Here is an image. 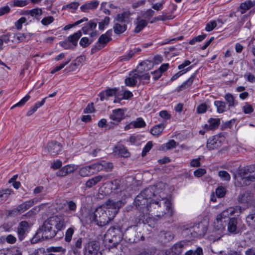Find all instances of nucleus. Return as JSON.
Here are the masks:
<instances>
[{
	"label": "nucleus",
	"instance_id": "nucleus-1",
	"mask_svg": "<svg viewBox=\"0 0 255 255\" xmlns=\"http://www.w3.org/2000/svg\"><path fill=\"white\" fill-rule=\"evenodd\" d=\"M122 200L115 201L108 200L101 206L98 207L93 214L94 220L99 226H104L113 220L119 209L124 205Z\"/></svg>",
	"mask_w": 255,
	"mask_h": 255
},
{
	"label": "nucleus",
	"instance_id": "nucleus-2",
	"mask_svg": "<svg viewBox=\"0 0 255 255\" xmlns=\"http://www.w3.org/2000/svg\"><path fill=\"white\" fill-rule=\"evenodd\" d=\"M155 186H149L138 195L134 200L136 208L142 214L148 213L150 202L156 197Z\"/></svg>",
	"mask_w": 255,
	"mask_h": 255
},
{
	"label": "nucleus",
	"instance_id": "nucleus-3",
	"mask_svg": "<svg viewBox=\"0 0 255 255\" xmlns=\"http://www.w3.org/2000/svg\"><path fill=\"white\" fill-rule=\"evenodd\" d=\"M153 202H150L149 211L148 213L143 214V215L139 219V221L143 220L145 216H154L158 217L163 216L170 208V202L166 198H157L156 199H153Z\"/></svg>",
	"mask_w": 255,
	"mask_h": 255
},
{
	"label": "nucleus",
	"instance_id": "nucleus-4",
	"mask_svg": "<svg viewBox=\"0 0 255 255\" xmlns=\"http://www.w3.org/2000/svg\"><path fill=\"white\" fill-rule=\"evenodd\" d=\"M236 184L239 187L250 185L255 180V167H244L239 168L237 173L234 174Z\"/></svg>",
	"mask_w": 255,
	"mask_h": 255
},
{
	"label": "nucleus",
	"instance_id": "nucleus-5",
	"mask_svg": "<svg viewBox=\"0 0 255 255\" xmlns=\"http://www.w3.org/2000/svg\"><path fill=\"white\" fill-rule=\"evenodd\" d=\"M57 232V231L55 230L54 226L51 223L49 218L44 222L43 225L36 233V235L38 237H41L42 239H50L54 237Z\"/></svg>",
	"mask_w": 255,
	"mask_h": 255
},
{
	"label": "nucleus",
	"instance_id": "nucleus-6",
	"mask_svg": "<svg viewBox=\"0 0 255 255\" xmlns=\"http://www.w3.org/2000/svg\"><path fill=\"white\" fill-rule=\"evenodd\" d=\"M112 29L108 30L106 33L101 35L99 38L98 42L92 47L91 52L94 53L103 48L112 40Z\"/></svg>",
	"mask_w": 255,
	"mask_h": 255
},
{
	"label": "nucleus",
	"instance_id": "nucleus-7",
	"mask_svg": "<svg viewBox=\"0 0 255 255\" xmlns=\"http://www.w3.org/2000/svg\"><path fill=\"white\" fill-rule=\"evenodd\" d=\"M140 233H137L136 231V226L129 227L126 233L125 237L130 243H136L140 240H144V237L139 236Z\"/></svg>",
	"mask_w": 255,
	"mask_h": 255
},
{
	"label": "nucleus",
	"instance_id": "nucleus-8",
	"mask_svg": "<svg viewBox=\"0 0 255 255\" xmlns=\"http://www.w3.org/2000/svg\"><path fill=\"white\" fill-rule=\"evenodd\" d=\"M99 250V242L91 241L85 246L84 255H97Z\"/></svg>",
	"mask_w": 255,
	"mask_h": 255
},
{
	"label": "nucleus",
	"instance_id": "nucleus-9",
	"mask_svg": "<svg viewBox=\"0 0 255 255\" xmlns=\"http://www.w3.org/2000/svg\"><path fill=\"white\" fill-rule=\"evenodd\" d=\"M50 219L57 231H60L65 227L66 222L64 217L55 216L50 217Z\"/></svg>",
	"mask_w": 255,
	"mask_h": 255
},
{
	"label": "nucleus",
	"instance_id": "nucleus-10",
	"mask_svg": "<svg viewBox=\"0 0 255 255\" xmlns=\"http://www.w3.org/2000/svg\"><path fill=\"white\" fill-rule=\"evenodd\" d=\"M47 150L53 156L58 154L62 150V145L57 141H52L47 145Z\"/></svg>",
	"mask_w": 255,
	"mask_h": 255
},
{
	"label": "nucleus",
	"instance_id": "nucleus-11",
	"mask_svg": "<svg viewBox=\"0 0 255 255\" xmlns=\"http://www.w3.org/2000/svg\"><path fill=\"white\" fill-rule=\"evenodd\" d=\"M83 239L81 237H76L73 239L71 245V250L74 255H81L80 250L82 248Z\"/></svg>",
	"mask_w": 255,
	"mask_h": 255
},
{
	"label": "nucleus",
	"instance_id": "nucleus-12",
	"mask_svg": "<svg viewBox=\"0 0 255 255\" xmlns=\"http://www.w3.org/2000/svg\"><path fill=\"white\" fill-rule=\"evenodd\" d=\"M125 117V111L123 109H118L113 111L110 119L118 125Z\"/></svg>",
	"mask_w": 255,
	"mask_h": 255
},
{
	"label": "nucleus",
	"instance_id": "nucleus-13",
	"mask_svg": "<svg viewBox=\"0 0 255 255\" xmlns=\"http://www.w3.org/2000/svg\"><path fill=\"white\" fill-rule=\"evenodd\" d=\"M108 178L107 176L101 175H97L87 180L85 183V187L87 188H91L94 186L97 185L103 179L106 180Z\"/></svg>",
	"mask_w": 255,
	"mask_h": 255
},
{
	"label": "nucleus",
	"instance_id": "nucleus-14",
	"mask_svg": "<svg viewBox=\"0 0 255 255\" xmlns=\"http://www.w3.org/2000/svg\"><path fill=\"white\" fill-rule=\"evenodd\" d=\"M188 241H182L175 244L171 249V252L173 253L172 255H178L183 250V249L188 245Z\"/></svg>",
	"mask_w": 255,
	"mask_h": 255
},
{
	"label": "nucleus",
	"instance_id": "nucleus-15",
	"mask_svg": "<svg viewBox=\"0 0 255 255\" xmlns=\"http://www.w3.org/2000/svg\"><path fill=\"white\" fill-rule=\"evenodd\" d=\"M222 142L217 137L213 136L207 141L206 146L209 150H213L220 147Z\"/></svg>",
	"mask_w": 255,
	"mask_h": 255
},
{
	"label": "nucleus",
	"instance_id": "nucleus-16",
	"mask_svg": "<svg viewBox=\"0 0 255 255\" xmlns=\"http://www.w3.org/2000/svg\"><path fill=\"white\" fill-rule=\"evenodd\" d=\"M252 7H255V0H247L240 4L238 10L241 14H244ZM253 10V12L255 11V9Z\"/></svg>",
	"mask_w": 255,
	"mask_h": 255
},
{
	"label": "nucleus",
	"instance_id": "nucleus-17",
	"mask_svg": "<svg viewBox=\"0 0 255 255\" xmlns=\"http://www.w3.org/2000/svg\"><path fill=\"white\" fill-rule=\"evenodd\" d=\"M226 225L227 220H224L217 216L216 219L214 222V228L216 230L219 231L220 233H223L225 231Z\"/></svg>",
	"mask_w": 255,
	"mask_h": 255
},
{
	"label": "nucleus",
	"instance_id": "nucleus-18",
	"mask_svg": "<svg viewBox=\"0 0 255 255\" xmlns=\"http://www.w3.org/2000/svg\"><path fill=\"white\" fill-rule=\"evenodd\" d=\"M138 73L132 72L129 74V77L126 79L125 84L127 86L133 87L136 85L138 80Z\"/></svg>",
	"mask_w": 255,
	"mask_h": 255
},
{
	"label": "nucleus",
	"instance_id": "nucleus-19",
	"mask_svg": "<svg viewBox=\"0 0 255 255\" xmlns=\"http://www.w3.org/2000/svg\"><path fill=\"white\" fill-rule=\"evenodd\" d=\"M220 125V119L210 118L208 121V124L205 125L204 128L208 130H214L217 128Z\"/></svg>",
	"mask_w": 255,
	"mask_h": 255
},
{
	"label": "nucleus",
	"instance_id": "nucleus-20",
	"mask_svg": "<svg viewBox=\"0 0 255 255\" xmlns=\"http://www.w3.org/2000/svg\"><path fill=\"white\" fill-rule=\"evenodd\" d=\"M28 226V224L26 221H21L17 228V234L18 239L20 241H22L25 237V231L27 227Z\"/></svg>",
	"mask_w": 255,
	"mask_h": 255
},
{
	"label": "nucleus",
	"instance_id": "nucleus-21",
	"mask_svg": "<svg viewBox=\"0 0 255 255\" xmlns=\"http://www.w3.org/2000/svg\"><path fill=\"white\" fill-rule=\"evenodd\" d=\"M116 94V89H108L101 92L99 94V97L101 101H104L107 100L109 97L115 96Z\"/></svg>",
	"mask_w": 255,
	"mask_h": 255
},
{
	"label": "nucleus",
	"instance_id": "nucleus-22",
	"mask_svg": "<svg viewBox=\"0 0 255 255\" xmlns=\"http://www.w3.org/2000/svg\"><path fill=\"white\" fill-rule=\"evenodd\" d=\"M196 236H201L204 235L207 231L206 227L202 223L194 225L192 228Z\"/></svg>",
	"mask_w": 255,
	"mask_h": 255
},
{
	"label": "nucleus",
	"instance_id": "nucleus-23",
	"mask_svg": "<svg viewBox=\"0 0 255 255\" xmlns=\"http://www.w3.org/2000/svg\"><path fill=\"white\" fill-rule=\"evenodd\" d=\"M99 4V1L97 0L91 1L86 3L81 6V9L83 12H87L89 9H96Z\"/></svg>",
	"mask_w": 255,
	"mask_h": 255
},
{
	"label": "nucleus",
	"instance_id": "nucleus-24",
	"mask_svg": "<svg viewBox=\"0 0 255 255\" xmlns=\"http://www.w3.org/2000/svg\"><path fill=\"white\" fill-rule=\"evenodd\" d=\"M81 36L82 32L80 30H79L73 34L69 36L67 39L68 41L72 44L73 47L75 48L77 46L78 41Z\"/></svg>",
	"mask_w": 255,
	"mask_h": 255
},
{
	"label": "nucleus",
	"instance_id": "nucleus-25",
	"mask_svg": "<svg viewBox=\"0 0 255 255\" xmlns=\"http://www.w3.org/2000/svg\"><path fill=\"white\" fill-rule=\"evenodd\" d=\"M237 224L238 220L237 218H233L230 219L228 223V231L230 233L236 234Z\"/></svg>",
	"mask_w": 255,
	"mask_h": 255
},
{
	"label": "nucleus",
	"instance_id": "nucleus-26",
	"mask_svg": "<svg viewBox=\"0 0 255 255\" xmlns=\"http://www.w3.org/2000/svg\"><path fill=\"white\" fill-rule=\"evenodd\" d=\"M153 67V63L150 61H146L141 62L138 65V72L142 73V71H147Z\"/></svg>",
	"mask_w": 255,
	"mask_h": 255
},
{
	"label": "nucleus",
	"instance_id": "nucleus-27",
	"mask_svg": "<svg viewBox=\"0 0 255 255\" xmlns=\"http://www.w3.org/2000/svg\"><path fill=\"white\" fill-rule=\"evenodd\" d=\"M252 195L251 193L245 192L238 196V201L241 203H248L251 201Z\"/></svg>",
	"mask_w": 255,
	"mask_h": 255
},
{
	"label": "nucleus",
	"instance_id": "nucleus-28",
	"mask_svg": "<svg viewBox=\"0 0 255 255\" xmlns=\"http://www.w3.org/2000/svg\"><path fill=\"white\" fill-rule=\"evenodd\" d=\"M127 28L125 23H115L113 29L115 33L120 34L124 32Z\"/></svg>",
	"mask_w": 255,
	"mask_h": 255
},
{
	"label": "nucleus",
	"instance_id": "nucleus-29",
	"mask_svg": "<svg viewBox=\"0 0 255 255\" xmlns=\"http://www.w3.org/2000/svg\"><path fill=\"white\" fill-rule=\"evenodd\" d=\"M65 205L66 206L65 212L67 214H71L75 212L77 208L76 203L73 201H67Z\"/></svg>",
	"mask_w": 255,
	"mask_h": 255
},
{
	"label": "nucleus",
	"instance_id": "nucleus-30",
	"mask_svg": "<svg viewBox=\"0 0 255 255\" xmlns=\"http://www.w3.org/2000/svg\"><path fill=\"white\" fill-rule=\"evenodd\" d=\"M95 174L89 166H86L81 168L79 170V175L82 177H87Z\"/></svg>",
	"mask_w": 255,
	"mask_h": 255
},
{
	"label": "nucleus",
	"instance_id": "nucleus-31",
	"mask_svg": "<svg viewBox=\"0 0 255 255\" xmlns=\"http://www.w3.org/2000/svg\"><path fill=\"white\" fill-rule=\"evenodd\" d=\"M75 230V228L74 226H71L67 229L64 238V240L66 242L68 243L71 242Z\"/></svg>",
	"mask_w": 255,
	"mask_h": 255
},
{
	"label": "nucleus",
	"instance_id": "nucleus-32",
	"mask_svg": "<svg viewBox=\"0 0 255 255\" xmlns=\"http://www.w3.org/2000/svg\"><path fill=\"white\" fill-rule=\"evenodd\" d=\"M214 105L217 108V112L222 113L227 111V107L224 102L221 101H216L214 102Z\"/></svg>",
	"mask_w": 255,
	"mask_h": 255
},
{
	"label": "nucleus",
	"instance_id": "nucleus-33",
	"mask_svg": "<svg viewBox=\"0 0 255 255\" xmlns=\"http://www.w3.org/2000/svg\"><path fill=\"white\" fill-rule=\"evenodd\" d=\"M195 78V75L191 76L186 81L179 87L177 91L179 92L190 87L192 84Z\"/></svg>",
	"mask_w": 255,
	"mask_h": 255
},
{
	"label": "nucleus",
	"instance_id": "nucleus-34",
	"mask_svg": "<svg viewBox=\"0 0 255 255\" xmlns=\"http://www.w3.org/2000/svg\"><path fill=\"white\" fill-rule=\"evenodd\" d=\"M165 128V126L163 124H160L158 125H156L154 127H153L150 130V132L152 134L154 135H158L159 134H160L163 129Z\"/></svg>",
	"mask_w": 255,
	"mask_h": 255
},
{
	"label": "nucleus",
	"instance_id": "nucleus-35",
	"mask_svg": "<svg viewBox=\"0 0 255 255\" xmlns=\"http://www.w3.org/2000/svg\"><path fill=\"white\" fill-rule=\"evenodd\" d=\"M233 209L229 208L228 209L223 211L221 214L218 215L217 216L222 218L224 220H228V218L233 215Z\"/></svg>",
	"mask_w": 255,
	"mask_h": 255
},
{
	"label": "nucleus",
	"instance_id": "nucleus-36",
	"mask_svg": "<svg viewBox=\"0 0 255 255\" xmlns=\"http://www.w3.org/2000/svg\"><path fill=\"white\" fill-rule=\"evenodd\" d=\"M160 236L161 238H163L165 242L171 241L174 238V236L173 233L169 231H163L161 232Z\"/></svg>",
	"mask_w": 255,
	"mask_h": 255
},
{
	"label": "nucleus",
	"instance_id": "nucleus-37",
	"mask_svg": "<svg viewBox=\"0 0 255 255\" xmlns=\"http://www.w3.org/2000/svg\"><path fill=\"white\" fill-rule=\"evenodd\" d=\"M147 22L145 20H140L137 23V25L134 29V32L135 33L139 32L144 27L147 25Z\"/></svg>",
	"mask_w": 255,
	"mask_h": 255
},
{
	"label": "nucleus",
	"instance_id": "nucleus-38",
	"mask_svg": "<svg viewBox=\"0 0 255 255\" xmlns=\"http://www.w3.org/2000/svg\"><path fill=\"white\" fill-rule=\"evenodd\" d=\"M97 23L96 22L90 21L86 26L83 27L82 30L84 34H87L89 31L95 29Z\"/></svg>",
	"mask_w": 255,
	"mask_h": 255
},
{
	"label": "nucleus",
	"instance_id": "nucleus-39",
	"mask_svg": "<svg viewBox=\"0 0 255 255\" xmlns=\"http://www.w3.org/2000/svg\"><path fill=\"white\" fill-rule=\"evenodd\" d=\"M26 210L25 209V207L23 204H21L18 205L16 208L12 210L10 212V214L16 215L18 214H21Z\"/></svg>",
	"mask_w": 255,
	"mask_h": 255
},
{
	"label": "nucleus",
	"instance_id": "nucleus-40",
	"mask_svg": "<svg viewBox=\"0 0 255 255\" xmlns=\"http://www.w3.org/2000/svg\"><path fill=\"white\" fill-rule=\"evenodd\" d=\"M11 190L6 189L5 190L0 191V203L5 201L10 194Z\"/></svg>",
	"mask_w": 255,
	"mask_h": 255
},
{
	"label": "nucleus",
	"instance_id": "nucleus-41",
	"mask_svg": "<svg viewBox=\"0 0 255 255\" xmlns=\"http://www.w3.org/2000/svg\"><path fill=\"white\" fill-rule=\"evenodd\" d=\"M225 99L228 104L229 108L234 106L235 99L231 94L228 93L226 94Z\"/></svg>",
	"mask_w": 255,
	"mask_h": 255
},
{
	"label": "nucleus",
	"instance_id": "nucleus-42",
	"mask_svg": "<svg viewBox=\"0 0 255 255\" xmlns=\"http://www.w3.org/2000/svg\"><path fill=\"white\" fill-rule=\"evenodd\" d=\"M133 128H140L145 126L146 124L143 119L141 118L136 119L135 121H132Z\"/></svg>",
	"mask_w": 255,
	"mask_h": 255
},
{
	"label": "nucleus",
	"instance_id": "nucleus-43",
	"mask_svg": "<svg viewBox=\"0 0 255 255\" xmlns=\"http://www.w3.org/2000/svg\"><path fill=\"white\" fill-rule=\"evenodd\" d=\"M207 35L206 34H203L201 35H198L197 36L194 37L190 41L189 43L190 45H194L197 42H200L204 39L206 37Z\"/></svg>",
	"mask_w": 255,
	"mask_h": 255
},
{
	"label": "nucleus",
	"instance_id": "nucleus-44",
	"mask_svg": "<svg viewBox=\"0 0 255 255\" xmlns=\"http://www.w3.org/2000/svg\"><path fill=\"white\" fill-rule=\"evenodd\" d=\"M208 108V105L206 104H201L197 107V113L199 114L205 113L207 111Z\"/></svg>",
	"mask_w": 255,
	"mask_h": 255
},
{
	"label": "nucleus",
	"instance_id": "nucleus-45",
	"mask_svg": "<svg viewBox=\"0 0 255 255\" xmlns=\"http://www.w3.org/2000/svg\"><path fill=\"white\" fill-rule=\"evenodd\" d=\"M135 51L130 50L127 54L124 55L121 57V61H126L129 60L135 54Z\"/></svg>",
	"mask_w": 255,
	"mask_h": 255
},
{
	"label": "nucleus",
	"instance_id": "nucleus-46",
	"mask_svg": "<svg viewBox=\"0 0 255 255\" xmlns=\"http://www.w3.org/2000/svg\"><path fill=\"white\" fill-rule=\"evenodd\" d=\"M135 51L130 50L127 54L124 55L121 57V61H126L129 60L135 54Z\"/></svg>",
	"mask_w": 255,
	"mask_h": 255
},
{
	"label": "nucleus",
	"instance_id": "nucleus-47",
	"mask_svg": "<svg viewBox=\"0 0 255 255\" xmlns=\"http://www.w3.org/2000/svg\"><path fill=\"white\" fill-rule=\"evenodd\" d=\"M119 154L124 157H128L130 155V153L128 152L127 148L123 146L120 147L119 149Z\"/></svg>",
	"mask_w": 255,
	"mask_h": 255
},
{
	"label": "nucleus",
	"instance_id": "nucleus-48",
	"mask_svg": "<svg viewBox=\"0 0 255 255\" xmlns=\"http://www.w3.org/2000/svg\"><path fill=\"white\" fill-rule=\"evenodd\" d=\"M128 16L127 12H123L122 13L117 14L116 19L118 21V23H125L126 17Z\"/></svg>",
	"mask_w": 255,
	"mask_h": 255
},
{
	"label": "nucleus",
	"instance_id": "nucleus-49",
	"mask_svg": "<svg viewBox=\"0 0 255 255\" xmlns=\"http://www.w3.org/2000/svg\"><path fill=\"white\" fill-rule=\"evenodd\" d=\"M91 170L95 172V173L103 170L102 163H97L90 165Z\"/></svg>",
	"mask_w": 255,
	"mask_h": 255
},
{
	"label": "nucleus",
	"instance_id": "nucleus-50",
	"mask_svg": "<svg viewBox=\"0 0 255 255\" xmlns=\"http://www.w3.org/2000/svg\"><path fill=\"white\" fill-rule=\"evenodd\" d=\"M247 223L250 226L255 225V215L254 214L249 215L246 218Z\"/></svg>",
	"mask_w": 255,
	"mask_h": 255
},
{
	"label": "nucleus",
	"instance_id": "nucleus-51",
	"mask_svg": "<svg viewBox=\"0 0 255 255\" xmlns=\"http://www.w3.org/2000/svg\"><path fill=\"white\" fill-rule=\"evenodd\" d=\"M218 175L223 180L225 181H229L231 179L230 174L226 171H220L218 173Z\"/></svg>",
	"mask_w": 255,
	"mask_h": 255
},
{
	"label": "nucleus",
	"instance_id": "nucleus-52",
	"mask_svg": "<svg viewBox=\"0 0 255 255\" xmlns=\"http://www.w3.org/2000/svg\"><path fill=\"white\" fill-rule=\"evenodd\" d=\"M217 26V23L215 20H212L207 23L205 30L207 31H211Z\"/></svg>",
	"mask_w": 255,
	"mask_h": 255
},
{
	"label": "nucleus",
	"instance_id": "nucleus-53",
	"mask_svg": "<svg viewBox=\"0 0 255 255\" xmlns=\"http://www.w3.org/2000/svg\"><path fill=\"white\" fill-rule=\"evenodd\" d=\"M110 20V18L109 17H105L101 22L99 23V28L100 30H103L105 28V26L109 24Z\"/></svg>",
	"mask_w": 255,
	"mask_h": 255
},
{
	"label": "nucleus",
	"instance_id": "nucleus-54",
	"mask_svg": "<svg viewBox=\"0 0 255 255\" xmlns=\"http://www.w3.org/2000/svg\"><path fill=\"white\" fill-rule=\"evenodd\" d=\"M31 34L30 33H20L17 37L18 40L25 41L29 40L31 38Z\"/></svg>",
	"mask_w": 255,
	"mask_h": 255
},
{
	"label": "nucleus",
	"instance_id": "nucleus-55",
	"mask_svg": "<svg viewBox=\"0 0 255 255\" xmlns=\"http://www.w3.org/2000/svg\"><path fill=\"white\" fill-rule=\"evenodd\" d=\"M93 40H90L87 37H83L80 41V45L83 47H87L92 43Z\"/></svg>",
	"mask_w": 255,
	"mask_h": 255
},
{
	"label": "nucleus",
	"instance_id": "nucleus-56",
	"mask_svg": "<svg viewBox=\"0 0 255 255\" xmlns=\"http://www.w3.org/2000/svg\"><path fill=\"white\" fill-rule=\"evenodd\" d=\"M54 21V18L52 16H48L45 17H44L41 21V23L45 26H47Z\"/></svg>",
	"mask_w": 255,
	"mask_h": 255
},
{
	"label": "nucleus",
	"instance_id": "nucleus-57",
	"mask_svg": "<svg viewBox=\"0 0 255 255\" xmlns=\"http://www.w3.org/2000/svg\"><path fill=\"white\" fill-rule=\"evenodd\" d=\"M37 202L38 200L36 198H33L28 201L25 202L23 204L25 207V209L27 210Z\"/></svg>",
	"mask_w": 255,
	"mask_h": 255
},
{
	"label": "nucleus",
	"instance_id": "nucleus-58",
	"mask_svg": "<svg viewBox=\"0 0 255 255\" xmlns=\"http://www.w3.org/2000/svg\"><path fill=\"white\" fill-rule=\"evenodd\" d=\"M139 76L138 81L140 82H147L150 79V76L148 73L141 74L142 73H138L137 72Z\"/></svg>",
	"mask_w": 255,
	"mask_h": 255
},
{
	"label": "nucleus",
	"instance_id": "nucleus-59",
	"mask_svg": "<svg viewBox=\"0 0 255 255\" xmlns=\"http://www.w3.org/2000/svg\"><path fill=\"white\" fill-rule=\"evenodd\" d=\"M30 96L28 95H26L24 98H23L18 103L15 104L11 107V109L15 107H21L24 105V104L30 99Z\"/></svg>",
	"mask_w": 255,
	"mask_h": 255
},
{
	"label": "nucleus",
	"instance_id": "nucleus-60",
	"mask_svg": "<svg viewBox=\"0 0 255 255\" xmlns=\"http://www.w3.org/2000/svg\"><path fill=\"white\" fill-rule=\"evenodd\" d=\"M216 193L217 197L222 198L225 195L226 189L223 187H219L216 189Z\"/></svg>",
	"mask_w": 255,
	"mask_h": 255
},
{
	"label": "nucleus",
	"instance_id": "nucleus-61",
	"mask_svg": "<svg viewBox=\"0 0 255 255\" xmlns=\"http://www.w3.org/2000/svg\"><path fill=\"white\" fill-rule=\"evenodd\" d=\"M42 9L38 8H34L28 11V13L32 16L40 15L42 14Z\"/></svg>",
	"mask_w": 255,
	"mask_h": 255
},
{
	"label": "nucleus",
	"instance_id": "nucleus-62",
	"mask_svg": "<svg viewBox=\"0 0 255 255\" xmlns=\"http://www.w3.org/2000/svg\"><path fill=\"white\" fill-rule=\"evenodd\" d=\"M29 3L28 0H14V5L17 6H24Z\"/></svg>",
	"mask_w": 255,
	"mask_h": 255
},
{
	"label": "nucleus",
	"instance_id": "nucleus-63",
	"mask_svg": "<svg viewBox=\"0 0 255 255\" xmlns=\"http://www.w3.org/2000/svg\"><path fill=\"white\" fill-rule=\"evenodd\" d=\"M26 21V19L25 17H22L20 19H19L17 21H16L15 23V26L17 29H20L22 27V25L23 23H25Z\"/></svg>",
	"mask_w": 255,
	"mask_h": 255
},
{
	"label": "nucleus",
	"instance_id": "nucleus-64",
	"mask_svg": "<svg viewBox=\"0 0 255 255\" xmlns=\"http://www.w3.org/2000/svg\"><path fill=\"white\" fill-rule=\"evenodd\" d=\"M206 172V170L204 168H198L194 172V175L197 177H200L204 175Z\"/></svg>",
	"mask_w": 255,
	"mask_h": 255
}]
</instances>
